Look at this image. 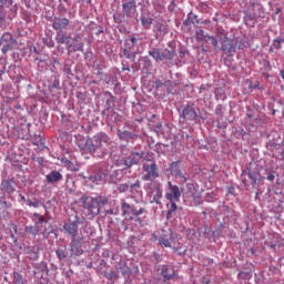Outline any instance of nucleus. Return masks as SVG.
<instances>
[{"label": "nucleus", "mask_w": 284, "mask_h": 284, "mask_svg": "<svg viewBox=\"0 0 284 284\" xmlns=\"http://www.w3.org/2000/svg\"><path fill=\"white\" fill-rule=\"evenodd\" d=\"M103 145L106 148L112 145L110 136L103 132L98 133L93 139H87L85 148L89 152H97V150H103Z\"/></svg>", "instance_id": "obj_1"}, {"label": "nucleus", "mask_w": 284, "mask_h": 284, "mask_svg": "<svg viewBox=\"0 0 284 284\" xmlns=\"http://www.w3.org/2000/svg\"><path fill=\"white\" fill-rule=\"evenodd\" d=\"M121 211L122 216H129L130 221H134V216H141V214H145V207H140L136 210L134 205L125 202V200H122L121 202Z\"/></svg>", "instance_id": "obj_2"}, {"label": "nucleus", "mask_w": 284, "mask_h": 284, "mask_svg": "<svg viewBox=\"0 0 284 284\" xmlns=\"http://www.w3.org/2000/svg\"><path fill=\"white\" fill-rule=\"evenodd\" d=\"M149 54L154 59V61H172L174 59V51H170L168 49H152L149 51Z\"/></svg>", "instance_id": "obj_3"}, {"label": "nucleus", "mask_w": 284, "mask_h": 284, "mask_svg": "<svg viewBox=\"0 0 284 284\" xmlns=\"http://www.w3.org/2000/svg\"><path fill=\"white\" fill-rule=\"evenodd\" d=\"M82 207L88 211L90 216L99 215V206L97 205V200L94 197L83 195L81 197Z\"/></svg>", "instance_id": "obj_4"}, {"label": "nucleus", "mask_w": 284, "mask_h": 284, "mask_svg": "<svg viewBox=\"0 0 284 284\" xmlns=\"http://www.w3.org/2000/svg\"><path fill=\"white\" fill-rule=\"evenodd\" d=\"M247 176L250 179L251 185L256 186L258 183H261L263 176H261V172L258 170L252 171V169H248L247 172L242 173V181L245 185H247V180L245 179Z\"/></svg>", "instance_id": "obj_5"}, {"label": "nucleus", "mask_w": 284, "mask_h": 284, "mask_svg": "<svg viewBox=\"0 0 284 284\" xmlns=\"http://www.w3.org/2000/svg\"><path fill=\"white\" fill-rule=\"evenodd\" d=\"M64 234L74 239L79 235V216H75V221H68L63 224Z\"/></svg>", "instance_id": "obj_6"}, {"label": "nucleus", "mask_w": 284, "mask_h": 284, "mask_svg": "<svg viewBox=\"0 0 284 284\" xmlns=\"http://www.w3.org/2000/svg\"><path fill=\"white\" fill-rule=\"evenodd\" d=\"M143 172H146V174L143 175V181H154V179H159L156 163H152L151 165L144 164Z\"/></svg>", "instance_id": "obj_7"}, {"label": "nucleus", "mask_w": 284, "mask_h": 284, "mask_svg": "<svg viewBox=\"0 0 284 284\" xmlns=\"http://www.w3.org/2000/svg\"><path fill=\"white\" fill-rule=\"evenodd\" d=\"M169 190L166 191L165 199L166 201H181V187L172 184L170 181L168 182Z\"/></svg>", "instance_id": "obj_8"}, {"label": "nucleus", "mask_w": 284, "mask_h": 284, "mask_svg": "<svg viewBox=\"0 0 284 284\" xmlns=\"http://www.w3.org/2000/svg\"><path fill=\"white\" fill-rule=\"evenodd\" d=\"M68 54H72V52H83V41L81 36H75L71 38V42L67 45Z\"/></svg>", "instance_id": "obj_9"}, {"label": "nucleus", "mask_w": 284, "mask_h": 284, "mask_svg": "<svg viewBox=\"0 0 284 284\" xmlns=\"http://www.w3.org/2000/svg\"><path fill=\"white\" fill-rule=\"evenodd\" d=\"M181 119L184 121H196V110H194V105H184L182 108V112L180 114Z\"/></svg>", "instance_id": "obj_10"}, {"label": "nucleus", "mask_w": 284, "mask_h": 284, "mask_svg": "<svg viewBox=\"0 0 284 284\" xmlns=\"http://www.w3.org/2000/svg\"><path fill=\"white\" fill-rule=\"evenodd\" d=\"M237 45L239 39H225L222 42V50L225 54H233V52H236Z\"/></svg>", "instance_id": "obj_11"}, {"label": "nucleus", "mask_w": 284, "mask_h": 284, "mask_svg": "<svg viewBox=\"0 0 284 284\" xmlns=\"http://www.w3.org/2000/svg\"><path fill=\"white\" fill-rule=\"evenodd\" d=\"M70 247L71 252H73L75 256H81V254H83V237H72Z\"/></svg>", "instance_id": "obj_12"}, {"label": "nucleus", "mask_w": 284, "mask_h": 284, "mask_svg": "<svg viewBox=\"0 0 284 284\" xmlns=\"http://www.w3.org/2000/svg\"><path fill=\"white\" fill-rule=\"evenodd\" d=\"M122 12L125 17H129L132 19L134 14H136V1L135 0H129L128 2L122 4Z\"/></svg>", "instance_id": "obj_13"}, {"label": "nucleus", "mask_w": 284, "mask_h": 284, "mask_svg": "<svg viewBox=\"0 0 284 284\" xmlns=\"http://www.w3.org/2000/svg\"><path fill=\"white\" fill-rule=\"evenodd\" d=\"M154 187L149 194L152 196L151 203H156V205H161V199H163V190L161 189V184L153 183Z\"/></svg>", "instance_id": "obj_14"}, {"label": "nucleus", "mask_w": 284, "mask_h": 284, "mask_svg": "<svg viewBox=\"0 0 284 284\" xmlns=\"http://www.w3.org/2000/svg\"><path fill=\"white\" fill-rule=\"evenodd\" d=\"M195 37L197 41H211L213 48H216V45H219V41L216 40V38L212 36H205V31H203V29H197L195 31Z\"/></svg>", "instance_id": "obj_15"}, {"label": "nucleus", "mask_w": 284, "mask_h": 284, "mask_svg": "<svg viewBox=\"0 0 284 284\" xmlns=\"http://www.w3.org/2000/svg\"><path fill=\"white\" fill-rule=\"evenodd\" d=\"M70 26V19L68 18H54L52 22L53 30H59V32H63L65 28Z\"/></svg>", "instance_id": "obj_16"}, {"label": "nucleus", "mask_w": 284, "mask_h": 284, "mask_svg": "<svg viewBox=\"0 0 284 284\" xmlns=\"http://www.w3.org/2000/svg\"><path fill=\"white\" fill-rule=\"evenodd\" d=\"M179 161L172 162L170 164V171L173 176H179L180 179H183V183H187V179L185 178V174H183V171H181V166L179 165Z\"/></svg>", "instance_id": "obj_17"}, {"label": "nucleus", "mask_w": 284, "mask_h": 284, "mask_svg": "<svg viewBox=\"0 0 284 284\" xmlns=\"http://www.w3.org/2000/svg\"><path fill=\"white\" fill-rule=\"evenodd\" d=\"M55 41H57V43H59V45H67L68 47L72 42V37L67 36V33L63 32V31H59L55 34Z\"/></svg>", "instance_id": "obj_18"}, {"label": "nucleus", "mask_w": 284, "mask_h": 284, "mask_svg": "<svg viewBox=\"0 0 284 284\" xmlns=\"http://www.w3.org/2000/svg\"><path fill=\"white\" fill-rule=\"evenodd\" d=\"M162 276L165 278V281H174V278H176V272L174 271V268L168 265H163Z\"/></svg>", "instance_id": "obj_19"}, {"label": "nucleus", "mask_w": 284, "mask_h": 284, "mask_svg": "<svg viewBox=\"0 0 284 284\" xmlns=\"http://www.w3.org/2000/svg\"><path fill=\"white\" fill-rule=\"evenodd\" d=\"M118 136L120 141H126V142L134 141L135 139L139 138V135L130 131H121V130H118Z\"/></svg>", "instance_id": "obj_20"}, {"label": "nucleus", "mask_w": 284, "mask_h": 284, "mask_svg": "<svg viewBox=\"0 0 284 284\" xmlns=\"http://www.w3.org/2000/svg\"><path fill=\"white\" fill-rule=\"evenodd\" d=\"M141 162V154L140 153H132L125 161L124 165L126 168H132V165H136Z\"/></svg>", "instance_id": "obj_21"}, {"label": "nucleus", "mask_w": 284, "mask_h": 284, "mask_svg": "<svg viewBox=\"0 0 284 284\" xmlns=\"http://www.w3.org/2000/svg\"><path fill=\"white\" fill-rule=\"evenodd\" d=\"M47 183H57L63 179V175L59 171H52L50 174L45 176Z\"/></svg>", "instance_id": "obj_22"}, {"label": "nucleus", "mask_w": 284, "mask_h": 284, "mask_svg": "<svg viewBox=\"0 0 284 284\" xmlns=\"http://www.w3.org/2000/svg\"><path fill=\"white\" fill-rule=\"evenodd\" d=\"M0 190H2V192H6L7 194H12V192H14V186L12 185V181L11 180L2 181L0 185Z\"/></svg>", "instance_id": "obj_23"}, {"label": "nucleus", "mask_w": 284, "mask_h": 284, "mask_svg": "<svg viewBox=\"0 0 284 284\" xmlns=\"http://www.w3.org/2000/svg\"><path fill=\"white\" fill-rule=\"evenodd\" d=\"M105 173L99 171L97 175L89 176V181H91V183H95V185H99V183L105 181Z\"/></svg>", "instance_id": "obj_24"}, {"label": "nucleus", "mask_w": 284, "mask_h": 284, "mask_svg": "<svg viewBox=\"0 0 284 284\" xmlns=\"http://www.w3.org/2000/svg\"><path fill=\"white\" fill-rule=\"evenodd\" d=\"M32 221L34 225L38 226L40 230L41 227H43V223H48V221H45V217L39 213H33Z\"/></svg>", "instance_id": "obj_25"}, {"label": "nucleus", "mask_w": 284, "mask_h": 284, "mask_svg": "<svg viewBox=\"0 0 284 284\" xmlns=\"http://www.w3.org/2000/svg\"><path fill=\"white\" fill-rule=\"evenodd\" d=\"M9 3V6H12V0H0V21H6V11L3 8H6V4Z\"/></svg>", "instance_id": "obj_26"}, {"label": "nucleus", "mask_w": 284, "mask_h": 284, "mask_svg": "<svg viewBox=\"0 0 284 284\" xmlns=\"http://www.w3.org/2000/svg\"><path fill=\"white\" fill-rule=\"evenodd\" d=\"M110 200L105 196H98L95 197V205H98L99 214H101V207H104V205H108Z\"/></svg>", "instance_id": "obj_27"}, {"label": "nucleus", "mask_w": 284, "mask_h": 284, "mask_svg": "<svg viewBox=\"0 0 284 284\" xmlns=\"http://www.w3.org/2000/svg\"><path fill=\"white\" fill-rule=\"evenodd\" d=\"M170 206H169V211L166 213V219H172V214H174V212H176L178 210V205L176 203H179V201H170Z\"/></svg>", "instance_id": "obj_28"}, {"label": "nucleus", "mask_w": 284, "mask_h": 284, "mask_svg": "<svg viewBox=\"0 0 284 284\" xmlns=\"http://www.w3.org/2000/svg\"><path fill=\"white\" fill-rule=\"evenodd\" d=\"M152 18L145 16L141 17V23L145 30H150V28L152 27Z\"/></svg>", "instance_id": "obj_29"}, {"label": "nucleus", "mask_w": 284, "mask_h": 284, "mask_svg": "<svg viewBox=\"0 0 284 284\" xmlns=\"http://www.w3.org/2000/svg\"><path fill=\"white\" fill-rule=\"evenodd\" d=\"M24 232H27V234H32V236H37L39 234V232H41V229H39V226H26Z\"/></svg>", "instance_id": "obj_30"}, {"label": "nucleus", "mask_w": 284, "mask_h": 284, "mask_svg": "<svg viewBox=\"0 0 284 284\" xmlns=\"http://www.w3.org/2000/svg\"><path fill=\"white\" fill-rule=\"evenodd\" d=\"M118 272H120L122 276H130V267H128V264L120 263L118 267Z\"/></svg>", "instance_id": "obj_31"}, {"label": "nucleus", "mask_w": 284, "mask_h": 284, "mask_svg": "<svg viewBox=\"0 0 284 284\" xmlns=\"http://www.w3.org/2000/svg\"><path fill=\"white\" fill-rule=\"evenodd\" d=\"M23 275H21L19 272H13V284H23Z\"/></svg>", "instance_id": "obj_32"}, {"label": "nucleus", "mask_w": 284, "mask_h": 284, "mask_svg": "<svg viewBox=\"0 0 284 284\" xmlns=\"http://www.w3.org/2000/svg\"><path fill=\"white\" fill-rule=\"evenodd\" d=\"M283 43H284V39L283 38H277V39L273 40V48L275 50H281Z\"/></svg>", "instance_id": "obj_33"}, {"label": "nucleus", "mask_w": 284, "mask_h": 284, "mask_svg": "<svg viewBox=\"0 0 284 284\" xmlns=\"http://www.w3.org/2000/svg\"><path fill=\"white\" fill-rule=\"evenodd\" d=\"M159 243H160L161 245H163V247H171L170 240L166 239V237H161V239L159 240Z\"/></svg>", "instance_id": "obj_34"}, {"label": "nucleus", "mask_w": 284, "mask_h": 284, "mask_svg": "<svg viewBox=\"0 0 284 284\" xmlns=\"http://www.w3.org/2000/svg\"><path fill=\"white\" fill-rule=\"evenodd\" d=\"M55 254H57V256H58V258H59L60 261H63V258H67V257H68V255L65 254V251H63V250H58V251L55 252Z\"/></svg>", "instance_id": "obj_35"}, {"label": "nucleus", "mask_w": 284, "mask_h": 284, "mask_svg": "<svg viewBox=\"0 0 284 284\" xmlns=\"http://www.w3.org/2000/svg\"><path fill=\"white\" fill-rule=\"evenodd\" d=\"M244 48H247V45L245 44V40L244 39H241V40L237 39L236 50H244Z\"/></svg>", "instance_id": "obj_36"}, {"label": "nucleus", "mask_w": 284, "mask_h": 284, "mask_svg": "<svg viewBox=\"0 0 284 284\" xmlns=\"http://www.w3.org/2000/svg\"><path fill=\"white\" fill-rule=\"evenodd\" d=\"M154 28H155L154 29L155 32H158L160 34H161V32H163V23L158 22Z\"/></svg>", "instance_id": "obj_37"}, {"label": "nucleus", "mask_w": 284, "mask_h": 284, "mask_svg": "<svg viewBox=\"0 0 284 284\" xmlns=\"http://www.w3.org/2000/svg\"><path fill=\"white\" fill-rule=\"evenodd\" d=\"M118 190H119V192H128V190H130V185H128V184H120Z\"/></svg>", "instance_id": "obj_38"}, {"label": "nucleus", "mask_w": 284, "mask_h": 284, "mask_svg": "<svg viewBox=\"0 0 284 284\" xmlns=\"http://www.w3.org/2000/svg\"><path fill=\"white\" fill-rule=\"evenodd\" d=\"M274 174H275L274 171H270V172L267 173L266 180L273 182L274 179H276V176H275Z\"/></svg>", "instance_id": "obj_39"}, {"label": "nucleus", "mask_w": 284, "mask_h": 284, "mask_svg": "<svg viewBox=\"0 0 284 284\" xmlns=\"http://www.w3.org/2000/svg\"><path fill=\"white\" fill-rule=\"evenodd\" d=\"M11 49H12V44H4L2 47V54H7L8 50H11Z\"/></svg>", "instance_id": "obj_40"}, {"label": "nucleus", "mask_w": 284, "mask_h": 284, "mask_svg": "<svg viewBox=\"0 0 284 284\" xmlns=\"http://www.w3.org/2000/svg\"><path fill=\"white\" fill-rule=\"evenodd\" d=\"M123 54H124L125 59H130L132 57V54L130 52V48H124Z\"/></svg>", "instance_id": "obj_41"}, {"label": "nucleus", "mask_w": 284, "mask_h": 284, "mask_svg": "<svg viewBox=\"0 0 284 284\" xmlns=\"http://www.w3.org/2000/svg\"><path fill=\"white\" fill-rule=\"evenodd\" d=\"M29 207H39V202H32L31 200H27Z\"/></svg>", "instance_id": "obj_42"}, {"label": "nucleus", "mask_w": 284, "mask_h": 284, "mask_svg": "<svg viewBox=\"0 0 284 284\" xmlns=\"http://www.w3.org/2000/svg\"><path fill=\"white\" fill-rule=\"evenodd\" d=\"M134 187H141V181L138 180L135 183L130 185L131 190H134Z\"/></svg>", "instance_id": "obj_43"}, {"label": "nucleus", "mask_w": 284, "mask_h": 284, "mask_svg": "<svg viewBox=\"0 0 284 284\" xmlns=\"http://www.w3.org/2000/svg\"><path fill=\"white\" fill-rule=\"evenodd\" d=\"M6 37H7V39H12V36H10L9 33H7V34H4V36L0 39V44L6 41Z\"/></svg>", "instance_id": "obj_44"}, {"label": "nucleus", "mask_w": 284, "mask_h": 284, "mask_svg": "<svg viewBox=\"0 0 284 284\" xmlns=\"http://www.w3.org/2000/svg\"><path fill=\"white\" fill-rule=\"evenodd\" d=\"M45 45H47L48 48H54V41H53V40H50V41L45 42Z\"/></svg>", "instance_id": "obj_45"}, {"label": "nucleus", "mask_w": 284, "mask_h": 284, "mask_svg": "<svg viewBox=\"0 0 284 284\" xmlns=\"http://www.w3.org/2000/svg\"><path fill=\"white\" fill-rule=\"evenodd\" d=\"M106 214H114V211L113 210H108Z\"/></svg>", "instance_id": "obj_46"}, {"label": "nucleus", "mask_w": 284, "mask_h": 284, "mask_svg": "<svg viewBox=\"0 0 284 284\" xmlns=\"http://www.w3.org/2000/svg\"><path fill=\"white\" fill-rule=\"evenodd\" d=\"M131 42H132V43H136V38H132V39H131Z\"/></svg>", "instance_id": "obj_47"}, {"label": "nucleus", "mask_w": 284, "mask_h": 284, "mask_svg": "<svg viewBox=\"0 0 284 284\" xmlns=\"http://www.w3.org/2000/svg\"><path fill=\"white\" fill-rule=\"evenodd\" d=\"M280 74H281L282 79H284V70H282V71L280 72Z\"/></svg>", "instance_id": "obj_48"}, {"label": "nucleus", "mask_w": 284, "mask_h": 284, "mask_svg": "<svg viewBox=\"0 0 284 284\" xmlns=\"http://www.w3.org/2000/svg\"><path fill=\"white\" fill-rule=\"evenodd\" d=\"M21 201H26V196L21 195Z\"/></svg>", "instance_id": "obj_49"}, {"label": "nucleus", "mask_w": 284, "mask_h": 284, "mask_svg": "<svg viewBox=\"0 0 284 284\" xmlns=\"http://www.w3.org/2000/svg\"><path fill=\"white\" fill-rule=\"evenodd\" d=\"M7 207H12V204L11 203L7 204Z\"/></svg>", "instance_id": "obj_50"}, {"label": "nucleus", "mask_w": 284, "mask_h": 284, "mask_svg": "<svg viewBox=\"0 0 284 284\" xmlns=\"http://www.w3.org/2000/svg\"><path fill=\"white\" fill-rule=\"evenodd\" d=\"M264 77L267 79V77H270V74H267V73H264Z\"/></svg>", "instance_id": "obj_51"}, {"label": "nucleus", "mask_w": 284, "mask_h": 284, "mask_svg": "<svg viewBox=\"0 0 284 284\" xmlns=\"http://www.w3.org/2000/svg\"><path fill=\"white\" fill-rule=\"evenodd\" d=\"M11 239H14V235H13V234L11 235Z\"/></svg>", "instance_id": "obj_52"}, {"label": "nucleus", "mask_w": 284, "mask_h": 284, "mask_svg": "<svg viewBox=\"0 0 284 284\" xmlns=\"http://www.w3.org/2000/svg\"><path fill=\"white\" fill-rule=\"evenodd\" d=\"M252 26H254V21L252 22Z\"/></svg>", "instance_id": "obj_53"}]
</instances>
